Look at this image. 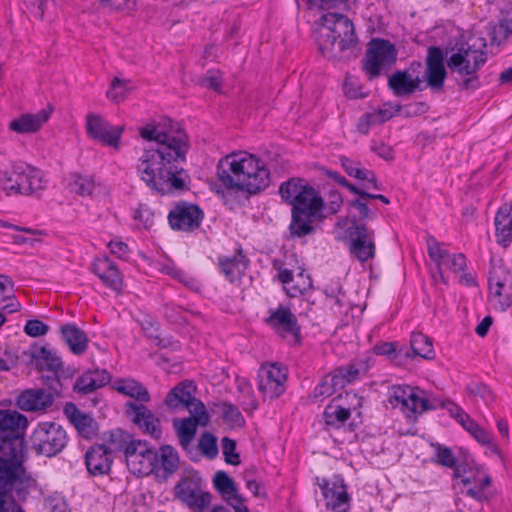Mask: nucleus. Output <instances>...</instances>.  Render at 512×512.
I'll list each match as a JSON object with an SVG mask.
<instances>
[{"instance_id": "f03ea898", "label": "nucleus", "mask_w": 512, "mask_h": 512, "mask_svg": "<svg viewBox=\"0 0 512 512\" xmlns=\"http://www.w3.org/2000/svg\"><path fill=\"white\" fill-rule=\"evenodd\" d=\"M283 202L292 206L289 226L293 236L303 237L313 232V221L324 208L319 192L301 178H290L279 186Z\"/></svg>"}, {"instance_id": "e2e57ef3", "label": "nucleus", "mask_w": 512, "mask_h": 512, "mask_svg": "<svg viewBox=\"0 0 512 512\" xmlns=\"http://www.w3.org/2000/svg\"><path fill=\"white\" fill-rule=\"evenodd\" d=\"M504 286L505 285L498 284L489 285L490 298L498 304L501 310H505L511 304L510 298L508 296H503L502 294Z\"/></svg>"}, {"instance_id": "de8ad7c7", "label": "nucleus", "mask_w": 512, "mask_h": 512, "mask_svg": "<svg viewBox=\"0 0 512 512\" xmlns=\"http://www.w3.org/2000/svg\"><path fill=\"white\" fill-rule=\"evenodd\" d=\"M491 482L489 475H483L476 485L472 484V487L466 489L465 494L478 502L488 501L490 498L488 488L491 486Z\"/></svg>"}, {"instance_id": "6e6d98bb", "label": "nucleus", "mask_w": 512, "mask_h": 512, "mask_svg": "<svg viewBox=\"0 0 512 512\" xmlns=\"http://www.w3.org/2000/svg\"><path fill=\"white\" fill-rule=\"evenodd\" d=\"M338 388V384H336V381L333 378V376L331 374H328L315 387L314 397L316 399L322 400L326 397L331 396Z\"/></svg>"}, {"instance_id": "b1692460", "label": "nucleus", "mask_w": 512, "mask_h": 512, "mask_svg": "<svg viewBox=\"0 0 512 512\" xmlns=\"http://www.w3.org/2000/svg\"><path fill=\"white\" fill-rule=\"evenodd\" d=\"M327 505L335 512H347L349 509V495L343 479H337L330 482L323 479L319 483Z\"/></svg>"}, {"instance_id": "f8f14e48", "label": "nucleus", "mask_w": 512, "mask_h": 512, "mask_svg": "<svg viewBox=\"0 0 512 512\" xmlns=\"http://www.w3.org/2000/svg\"><path fill=\"white\" fill-rule=\"evenodd\" d=\"M85 128L91 139L116 151L120 149L121 136L125 129L124 125H112L99 114L88 113Z\"/></svg>"}, {"instance_id": "ddd939ff", "label": "nucleus", "mask_w": 512, "mask_h": 512, "mask_svg": "<svg viewBox=\"0 0 512 512\" xmlns=\"http://www.w3.org/2000/svg\"><path fill=\"white\" fill-rule=\"evenodd\" d=\"M285 369L276 363L262 365L258 371V390L265 398L275 399L285 391Z\"/></svg>"}, {"instance_id": "473e14b6", "label": "nucleus", "mask_w": 512, "mask_h": 512, "mask_svg": "<svg viewBox=\"0 0 512 512\" xmlns=\"http://www.w3.org/2000/svg\"><path fill=\"white\" fill-rule=\"evenodd\" d=\"M495 236L504 247L512 241V205H503L495 215Z\"/></svg>"}, {"instance_id": "864d4df0", "label": "nucleus", "mask_w": 512, "mask_h": 512, "mask_svg": "<svg viewBox=\"0 0 512 512\" xmlns=\"http://www.w3.org/2000/svg\"><path fill=\"white\" fill-rule=\"evenodd\" d=\"M468 432L482 445H486L489 450L501 457V452L496 443L492 441L490 434L481 428L476 422L471 426Z\"/></svg>"}, {"instance_id": "ea45409f", "label": "nucleus", "mask_w": 512, "mask_h": 512, "mask_svg": "<svg viewBox=\"0 0 512 512\" xmlns=\"http://www.w3.org/2000/svg\"><path fill=\"white\" fill-rule=\"evenodd\" d=\"M36 365L40 370H47L53 376H57L58 372L62 370V361L57 353L46 347H41L33 354Z\"/></svg>"}, {"instance_id": "0eeeda50", "label": "nucleus", "mask_w": 512, "mask_h": 512, "mask_svg": "<svg viewBox=\"0 0 512 512\" xmlns=\"http://www.w3.org/2000/svg\"><path fill=\"white\" fill-rule=\"evenodd\" d=\"M47 184L43 171L23 162L12 164L0 174V186L7 195L39 197Z\"/></svg>"}, {"instance_id": "0e129e2a", "label": "nucleus", "mask_w": 512, "mask_h": 512, "mask_svg": "<svg viewBox=\"0 0 512 512\" xmlns=\"http://www.w3.org/2000/svg\"><path fill=\"white\" fill-rule=\"evenodd\" d=\"M154 214L146 205H139L134 211V219L144 228H149L153 224Z\"/></svg>"}, {"instance_id": "58836bf2", "label": "nucleus", "mask_w": 512, "mask_h": 512, "mask_svg": "<svg viewBox=\"0 0 512 512\" xmlns=\"http://www.w3.org/2000/svg\"><path fill=\"white\" fill-rule=\"evenodd\" d=\"M112 387L118 393L131 397L137 401L148 402L150 400L148 390L134 379H117L114 381Z\"/></svg>"}, {"instance_id": "423d86ee", "label": "nucleus", "mask_w": 512, "mask_h": 512, "mask_svg": "<svg viewBox=\"0 0 512 512\" xmlns=\"http://www.w3.org/2000/svg\"><path fill=\"white\" fill-rule=\"evenodd\" d=\"M484 38L471 36L468 41L457 44L456 52L448 59V67L461 76H469L462 82L464 89L476 88L478 80L475 73L487 60Z\"/></svg>"}, {"instance_id": "5701e85b", "label": "nucleus", "mask_w": 512, "mask_h": 512, "mask_svg": "<svg viewBox=\"0 0 512 512\" xmlns=\"http://www.w3.org/2000/svg\"><path fill=\"white\" fill-rule=\"evenodd\" d=\"M91 270L106 287L117 293L121 292L123 276L117 265L108 257L95 259L91 265Z\"/></svg>"}, {"instance_id": "f704fd0d", "label": "nucleus", "mask_w": 512, "mask_h": 512, "mask_svg": "<svg viewBox=\"0 0 512 512\" xmlns=\"http://www.w3.org/2000/svg\"><path fill=\"white\" fill-rule=\"evenodd\" d=\"M60 332L63 340L73 354L81 355L86 352L88 348V337L83 330L75 324L69 323L61 326Z\"/></svg>"}, {"instance_id": "393cba45", "label": "nucleus", "mask_w": 512, "mask_h": 512, "mask_svg": "<svg viewBox=\"0 0 512 512\" xmlns=\"http://www.w3.org/2000/svg\"><path fill=\"white\" fill-rule=\"evenodd\" d=\"M327 505L335 512H347L349 509V495L343 479H337L330 482L323 479L319 483Z\"/></svg>"}, {"instance_id": "680f3d73", "label": "nucleus", "mask_w": 512, "mask_h": 512, "mask_svg": "<svg viewBox=\"0 0 512 512\" xmlns=\"http://www.w3.org/2000/svg\"><path fill=\"white\" fill-rule=\"evenodd\" d=\"M48 331V325L37 319L28 320L24 326V332L30 337L44 336Z\"/></svg>"}, {"instance_id": "412c9836", "label": "nucleus", "mask_w": 512, "mask_h": 512, "mask_svg": "<svg viewBox=\"0 0 512 512\" xmlns=\"http://www.w3.org/2000/svg\"><path fill=\"white\" fill-rule=\"evenodd\" d=\"M126 412L132 416V421L146 434L154 439H159L162 434L160 420L143 404L128 402L125 405Z\"/></svg>"}, {"instance_id": "a19ab883", "label": "nucleus", "mask_w": 512, "mask_h": 512, "mask_svg": "<svg viewBox=\"0 0 512 512\" xmlns=\"http://www.w3.org/2000/svg\"><path fill=\"white\" fill-rule=\"evenodd\" d=\"M236 393L239 405L245 411H251L257 408V400L253 395L250 382L246 378L236 377Z\"/></svg>"}, {"instance_id": "4468645a", "label": "nucleus", "mask_w": 512, "mask_h": 512, "mask_svg": "<svg viewBox=\"0 0 512 512\" xmlns=\"http://www.w3.org/2000/svg\"><path fill=\"white\" fill-rule=\"evenodd\" d=\"M266 323L281 337L291 338L294 343H300L301 328L296 316L290 308L279 305L270 310Z\"/></svg>"}, {"instance_id": "338daca9", "label": "nucleus", "mask_w": 512, "mask_h": 512, "mask_svg": "<svg viewBox=\"0 0 512 512\" xmlns=\"http://www.w3.org/2000/svg\"><path fill=\"white\" fill-rule=\"evenodd\" d=\"M202 85L221 93L222 73L209 70L202 80Z\"/></svg>"}, {"instance_id": "4be33fe9", "label": "nucleus", "mask_w": 512, "mask_h": 512, "mask_svg": "<svg viewBox=\"0 0 512 512\" xmlns=\"http://www.w3.org/2000/svg\"><path fill=\"white\" fill-rule=\"evenodd\" d=\"M446 78L443 52L439 47H429L426 58L425 79L431 89H441Z\"/></svg>"}, {"instance_id": "774afa93", "label": "nucleus", "mask_w": 512, "mask_h": 512, "mask_svg": "<svg viewBox=\"0 0 512 512\" xmlns=\"http://www.w3.org/2000/svg\"><path fill=\"white\" fill-rule=\"evenodd\" d=\"M108 248L112 254L121 259H125L130 253L127 243L122 241L119 237L111 239L108 243Z\"/></svg>"}, {"instance_id": "f3484780", "label": "nucleus", "mask_w": 512, "mask_h": 512, "mask_svg": "<svg viewBox=\"0 0 512 512\" xmlns=\"http://www.w3.org/2000/svg\"><path fill=\"white\" fill-rule=\"evenodd\" d=\"M273 267L277 270V279L284 285V289L290 297H297L311 289L312 280L304 270L299 269L295 273L279 260L273 262Z\"/></svg>"}, {"instance_id": "052dcab7", "label": "nucleus", "mask_w": 512, "mask_h": 512, "mask_svg": "<svg viewBox=\"0 0 512 512\" xmlns=\"http://www.w3.org/2000/svg\"><path fill=\"white\" fill-rule=\"evenodd\" d=\"M167 274L171 275L172 277L178 279L180 282H182L184 285L188 286L191 289H197L198 284L195 279L192 277H189L184 271L178 269L177 267L173 265H167L163 269Z\"/></svg>"}, {"instance_id": "dca6fc26", "label": "nucleus", "mask_w": 512, "mask_h": 512, "mask_svg": "<svg viewBox=\"0 0 512 512\" xmlns=\"http://www.w3.org/2000/svg\"><path fill=\"white\" fill-rule=\"evenodd\" d=\"M428 254L431 260L436 264L442 282L446 280L442 274L441 266L447 267L451 272L458 273L466 268V257L462 253L451 254L448 250L442 248V244L430 237L427 240Z\"/></svg>"}, {"instance_id": "aec40b11", "label": "nucleus", "mask_w": 512, "mask_h": 512, "mask_svg": "<svg viewBox=\"0 0 512 512\" xmlns=\"http://www.w3.org/2000/svg\"><path fill=\"white\" fill-rule=\"evenodd\" d=\"M203 213L195 205L183 203L175 206L168 214V221L173 230L191 231L197 228Z\"/></svg>"}, {"instance_id": "2f4dec72", "label": "nucleus", "mask_w": 512, "mask_h": 512, "mask_svg": "<svg viewBox=\"0 0 512 512\" xmlns=\"http://www.w3.org/2000/svg\"><path fill=\"white\" fill-rule=\"evenodd\" d=\"M64 413L83 438L90 439L95 435L97 424L91 416L80 411L72 403L65 405Z\"/></svg>"}, {"instance_id": "bb28decb", "label": "nucleus", "mask_w": 512, "mask_h": 512, "mask_svg": "<svg viewBox=\"0 0 512 512\" xmlns=\"http://www.w3.org/2000/svg\"><path fill=\"white\" fill-rule=\"evenodd\" d=\"M345 398L350 401L353 405V409L360 408L362 406V398L358 397L356 393L346 392ZM352 407H343L334 399L324 410V419L328 425L339 426L344 424L350 417V411Z\"/></svg>"}, {"instance_id": "f257e3e1", "label": "nucleus", "mask_w": 512, "mask_h": 512, "mask_svg": "<svg viewBox=\"0 0 512 512\" xmlns=\"http://www.w3.org/2000/svg\"><path fill=\"white\" fill-rule=\"evenodd\" d=\"M140 136L156 142V148L144 149L136 164L140 179L154 192L168 195L182 191L186 175L180 163L188 150L186 133L177 129H165L161 125H146L139 130Z\"/></svg>"}, {"instance_id": "2eb2a0df", "label": "nucleus", "mask_w": 512, "mask_h": 512, "mask_svg": "<svg viewBox=\"0 0 512 512\" xmlns=\"http://www.w3.org/2000/svg\"><path fill=\"white\" fill-rule=\"evenodd\" d=\"M197 406L198 410L197 408H193V411L189 412L190 417L175 419L173 421V426L177 432L179 443L185 450L188 449L189 445L194 440L197 427L206 426L209 421V416L205 406L199 404H197Z\"/></svg>"}, {"instance_id": "49530a36", "label": "nucleus", "mask_w": 512, "mask_h": 512, "mask_svg": "<svg viewBox=\"0 0 512 512\" xmlns=\"http://www.w3.org/2000/svg\"><path fill=\"white\" fill-rule=\"evenodd\" d=\"M434 408L435 406L425 396V392L416 387L413 390V395L411 399H409V403L408 406H406L405 411L413 414H421Z\"/></svg>"}, {"instance_id": "e433bc0d", "label": "nucleus", "mask_w": 512, "mask_h": 512, "mask_svg": "<svg viewBox=\"0 0 512 512\" xmlns=\"http://www.w3.org/2000/svg\"><path fill=\"white\" fill-rule=\"evenodd\" d=\"M158 463L154 473L158 477L168 478L176 472L179 465V457L177 451L170 445H164L159 449Z\"/></svg>"}, {"instance_id": "72a5a7b5", "label": "nucleus", "mask_w": 512, "mask_h": 512, "mask_svg": "<svg viewBox=\"0 0 512 512\" xmlns=\"http://www.w3.org/2000/svg\"><path fill=\"white\" fill-rule=\"evenodd\" d=\"M111 380L110 374L106 370L95 369L82 374L74 384V390L89 394L94 390L103 387Z\"/></svg>"}, {"instance_id": "09e8293b", "label": "nucleus", "mask_w": 512, "mask_h": 512, "mask_svg": "<svg viewBox=\"0 0 512 512\" xmlns=\"http://www.w3.org/2000/svg\"><path fill=\"white\" fill-rule=\"evenodd\" d=\"M491 482L489 475H483L476 485L472 484V487L466 489L465 494L478 502L488 501L490 498L488 488L491 486Z\"/></svg>"}, {"instance_id": "c85d7f7f", "label": "nucleus", "mask_w": 512, "mask_h": 512, "mask_svg": "<svg viewBox=\"0 0 512 512\" xmlns=\"http://www.w3.org/2000/svg\"><path fill=\"white\" fill-rule=\"evenodd\" d=\"M53 396L42 389L22 392L17 400L20 409L28 412L44 411L53 404Z\"/></svg>"}, {"instance_id": "603ef678", "label": "nucleus", "mask_w": 512, "mask_h": 512, "mask_svg": "<svg viewBox=\"0 0 512 512\" xmlns=\"http://www.w3.org/2000/svg\"><path fill=\"white\" fill-rule=\"evenodd\" d=\"M432 447L434 448V461L437 464L448 468H455L456 457L450 448L439 443L432 444Z\"/></svg>"}, {"instance_id": "69168bd1", "label": "nucleus", "mask_w": 512, "mask_h": 512, "mask_svg": "<svg viewBox=\"0 0 512 512\" xmlns=\"http://www.w3.org/2000/svg\"><path fill=\"white\" fill-rule=\"evenodd\" d=\"M344 91L349 98L353 99L364 98L366 96L358 81L350 77H347L345 80Z\"/></svg>"}, {"instance_id": "c9c22d12", "label": "nucleus", "mask_w": 512, "mask_h": 512, "mask_svg": "<svg viewBox=\"0 0 512 512\" xmlns=\"http://www.w3.org/2000/svg\"><path fill=\"white\" fill-rule=\"evenodd\" d=\"M421 79L412 78L407 71H396L388 79V86L397 97L409 96L416 91Z\"/></svg>"}, {"instance_id": "9b49d317", "label": "nucleus", "mask_w": 512, "mask_h": 512, "mask_svg": "<svg viewBox=\"0 0 512 512\" xmlns=\"http://www.w3.org/2000/svg\"><path fill=\"white\" fill-rule=\"evenodd\" d=\"M126 464L131 473L148 476L154 472L158 463V454L147 442L131 440L124 449Z\"/></svg>"}, {"instance_id": "c756f323", "label": "nucleus", "mask_w": 512, "mask_h": 512, "mask_svg": "<svg viewBox=\"0 0 512 512\" xmlns=\"http://www.w3.org/2000/svg\"><path fill=\"white\" fill-rule=\"evenodd\" d=\"M85 462L91 474H106L112 464L110 451L105 445H95L86 452Z\"/></svg>"}, {"instance_id": "9d476101", "label": "nucleus", "mask_w": 512, "mask_h": 512, "mask_svg": "<svg viewBox=\"0 0 512 512\" xmlns=\"http://www.w3.org/2000/svg\"><path fill=\"white\" fill-rule=\"evenodd\" d=\"M203 479L196 471H189L175 486V496L189 508L198 511L207 508L212 495L203 489Z\"/></svg>"}, {"instance_id": "4c0bfd02", "label": "nucleus", "mask_w": 512, "mask_h": 512, "mask_svg": "<svg viewBox=\"0 0 512 512\" xmlns=\"http://www.w3.org/2000/svg\"><path fill=\"white\" fill-rule=\"evenodd\" d=\"M340 162L343 169L349 176L364 181V188L380 190L374 172L360 167V163L355 162L348 157H341Z\"/></svg>"}, {"instance_id": "37998d69", "label": "nucleus", "mask_w": 512, "mask_h": 512, "mask_svg": "<svg viewBox=\"0 0 512 512\" xmlns=\"http://www.w3.org/2000/svg\"><path fill=\"white\" fill-rule=\"evenodd\" d=\"M68 186L71 191L80 196H91L96 188V183L92 176L72 174Z\"/></svg>"}, {"instance_id": "8fccbe9b", "label": "nucleus", "mask_w": 512, "mask_h": 512, "mask_svg": "<svg viewBox=\"0 0 512 512\" xmlns=\"http://www.w3.org/2000/svg\"><path fill=\"white\" fill-rule=\"evenodd\" d=\"M414 387L410 386H393L390 392V403L394 407H400L403 411H405L406 406H408L409 399H411L413 395Z\"/></svg>"}, {"instance_id": "cd10ccee", "label": "nucleus", "mask_w": 512, "mask_h": 512, "mask_svg": "<svg viewBox=\"0 0 512 512\" xmlns=\"http://www.w3.org/2000/svg\"><path fill=\"white\" fill-rule=\"evenodd\" d=\"M50 109H41L34 114H23L9 123V129L19 134L37 132L50 118Z\"/></svg>"}, {"instance_id": "79ce46f5", "label": "nucleus", "mask_w": 512, "mask_h": 512, "mask_svg": "<svg viewBox=\"0 0 512 512\" xmlns=\"http://www.w3.org/2000/svg\"><path fill=\"white\" fill-rule=\"evenodd\" d=\"M410 346L414 356L424 359H432L435 356L432 342L422 333L412 334Z\"/></svg>"}, {"instance_id": "a18cd8bd", "label": "nucleus", "mask_w": 512, "mask_h": 512, "mask_svg": "<svg viewBox=\"0 0 512 512\" xmlns=\"http://www.w3.org/2000/svg\"><path fill=\"white\" fill-rule=\"evenodd\" d=\"M226 503L230 505L235 512H250L245 505L244 497L238 492L234 480L226 475Z\"/></svg>"}, {"instance_id": "3c124183", "label": "nucleus", "mask_w": 512, "mask_h": 512, "mask_svg": "<svg viewBox=\"0 0 512 512\" xmlns=\"http://www.w3.org/2000/svg\"><path fill=\"white\" fill-rule=\"evenodd\" d=\"M360 370L355 363H351L345 367L336 369L331 375L338 384V387L343 388L348 383L356 380L359 377Z\"/></svg>"}, {"instance_id": "6e6552de", "label": "nucleus", "mask_w": 512, "mask_h": 512, "mask_svg": "<svg viewBox=\"0 0 512 512\" xmlns=\"http://www.w3.org/2000/svg\"><path fill=\"white\" fill-rule=\"evenodd\" d=\"M63 427L54 422L39 423L30 436L32 448L37 454L52 457L60 453L67 444Z\"/></svg>"}, {"instance_id": "a878e982", "label": "nucleus", "mask_w": 512, "mask_h": 512, "mask_svg": "<svg viewBox=\"0 0 512 512\" xmlns=\"http://www.w3.org/2000/svg\"><path fill=\"white\" fill-rule=\"evenodd\" d=\"M327 505L335 512H347L349 509V495L343 479H337L330 482L323 479L319 483Z\"/></svg>"}, {"instance_id": "c03bdc74", "label": "nucleus", "mask_w": 512, "mask_h": 512, "mask_svg": "<svg viewBox=\"0 0 512 512\" xmlns=\"http://www.w3.org/2000/svg\"><path fill=\"white\" fill-rule=\"evenodd\" d=\"M248 260L241 251L233 257H226V279L234 282L241 278L247 268Z\"/></svg>"}, {"instance_id": "20e7f679", "label": "nucleus", "mask_w": 512, "mask_h": 512, "mask_svg": "<svg viewBox=\"0 0 512 512\" xmlns=\"http://www.w3.org/2000/svg\"><path fill=\"white\" fill-rule=\"evenodd\" d=\"M6 447L14 455L10 461L0 457V512H14L18 507L12 493L14 492L19 500H24L37 484L21 462V441L15 439Z\"/></svg>"}, {"instance_id": "bf43d9fd", "label": "nucleus", "mask_w": 512, "mask_h": 512, "mask_svg": "<svg viewBox=\"0 0 512 512\" xmlns=\"http://www.w3.org/2000/svg\"><path fill=\"white\" fill-rule=\"evenodd\" d=\"M245 424V419L239 409L226 403V428H238Z\"/></svg>"}, {"instance_id": "1a4fd4ad", "label": "nucleus", "mask_w": 512, "mask_h": 512, "mask_svg": "<svg viewBox=\"0 0 512 512\" xmlns=\"http://www.w3.org/2000/svg\"><path fill=\"white\" fill-rule=\"evenodd\" d=\"M397 50L390 41L384 39H372L363 60V70L368 78H377L383 70H387L395 63Z\"/></svg>"}, {"instance_id": "7c9ffc66", "label": "nucleus", "mask_w": 512, "mask_h": 512, "mask_svg": "<svg viewBox=\"0 0 512 512\" xmlns=\"http://www.w3.org/2000/svg\"><path fill=\"white\" fill-rule=\"evenodd\" d=\"M27 418L15 410H0V437H21L20 433L27 426Z\"/></svg>"}, {"instance_id": "4d7b16f0", "label": "nucleus", "mask_w": 512, "mask_h": 512, "mask_svg": "<svg viewBox=\"0 0 512 512\" xmlns=\"http://www.w3.org/2000/svg\"><path fill=\"white\" fill-rule=\"evenodd\" d=\"M348 205L357 211V215L352 217L351 225H353L354 220L356 223H360L362 220L374 219L376 217L375 212L369 209L367 203L362 199L352 200Z\"/></svg>"}, {"instance_id": "5fc2aeb1", "label": "nucleus", "mask_w": 512, "mask_h": 512, "mask_svg": "<svg viewBox=\"0 0 512 512\" xmlns=\"http://www.w3.org/2000/svg\"><path fill=\"white\" fill-rule=\"evenodd\" d=\"M130 91L129 82L115 77L107 91V97L113 102L123 100Z\"/></svg>"}, {"instance_id": "6ab92c4d", "label": "nucleus", "mask_w": 512, "mask_h": 512, "mask_svg": "<svg viewBox=\"0 0 512 512\" xmlns=\"http://www.w3.org/2000/svg\"><path fill=\"white\" fill-rule=\"evenodd\" d=\"M350 234L353 237L350 244V252L359 261L365 262L372 258L375 254V244L372 240L373 231L369 230L366 225L356 223L349 228Z\"/></svg>"}, {"instance_id": "39448f33", "label": "nucleus", "mask_w": 512, "mask_h": 512, "mask_svg": "<svg viewBox=\"0 0 512 512\" xmlns=\"http://www.w3.org/2000/svg\"><path fill=\"white\" fill-rule=\"evenodd\" d=\"M226 187L256 195L270 183V172L263 161L246 151L226 155Z\"/></svg>"}, {"instance_id": "7ed1b4c3", "label": "nucleus", "mask_w": 512, "mask_h": 512, "mask_svg": "<svg viewBox=\"0 0 512 512\" xmlns=\"http://www.w3.org/2000/svg\"><path fill=\"white\" fill-rule=\"evenodd\" d=\"M315 41L321 55L332 61L356 58L358 43L353 22L343 14L326 13L319 19Z\"/></svg>"}, {"instance_id": "13d9d810", "label": "nucleus", "mask_w": 512, "mask_h": 512, "mask_svg": "<svg viewBox=\"0 0 512 512\" xmlns=\"http://www.w3.org/2000/svg\"><path fill=\"white\" fill-rule=\"evenodd\" d=\"M199 449L208 459H214L218 455L216 438L210 433H204L199 440Z\"/></svg>"}, {"instance_id": "a211bd4d", "label": "nucleus", "mask_w": 512, "mask_h": 512, "mask_svg": "<svg viewBox=\"0 0 512 512\" xmlns=\"http://www.w3.org/2000/svg\"><path fill=\"white\" fill-rule=\"evenodd\" d=\"M196 386L190 380H185L176 385L169 391L165 398V405L170 410L187 409L189 412L199 405H204L200 400L195 398Z\"/></svg>"}]
</instances>
